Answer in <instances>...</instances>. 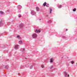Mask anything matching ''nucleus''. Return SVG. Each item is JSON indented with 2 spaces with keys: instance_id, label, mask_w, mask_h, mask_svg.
Listing matches in <instances>:
<instances>
[{
  "instance_id": "obj_1",
  "label": "nucleus",
  "mask_w": 77,
  "mask_h": 77,
  "mask_svg": "<svg viewBox=\"0 0 77 77\" xmlns=\"http://www.w3.org/2000/svg\"><path fill=\"white\" fill-rule=\"evenodd\" d=\"M37 36L38 35H37V34L36 33H34L32 35V37L34 39H36V38H37Z\"/></svg>"
},
{
  "instance_id": "obj_2",
  "label": "nucleus",
  "mask_w": 77,
  "mask_h": 77,
  "mask_svg": "<svg viewBox=\"0 0 77 77\" xmlns=\"http://www.w3.org/2000/svg\"><path fill=\"white\" fill-rule=\"evenodd\" d=\"M31 13L32 15H36V12L33 11H31Z\"/></svg>"
},
{
  "instance_id": "obj_3",
  "label": "nucleus",
  "mask_w": 77,
  "mask_h": 77,
  "mask_svg": "<svg viewBox=\"0 0 77 77\" xmlns=\"http://www.w3.org/2000/svg\"><path fill=\"white\" fill-rule=\"evenodd\" d=\"M14 48L15 49V50H17V49H18V45H15L14 46Z\"/></svg>"
},
{
  "instance_id": "obj_4",
  "label": "nucleus",
  "mask_w": 77,
  "mask_h": 77,
  "mask_svg": "<svg viewBox=\"0 0 77 77\" xmlns=\"http://www.w3.org/2000/svg\"><path fill=\"white\" fill-rule=\"evenodd\" d=\"M18 9H21V8H22V6L20 5H19L18 6Z\"/></svg>"
},
{
  "instance_id": "obj_5",
  "label": "nucleus",
  "mask_w": 77,
  "mask_h": 77,
  "mask_svg": "<svg viewBox=\"0 0 77 77\" xmlns=\"http://www.w3.org/2000/svg\"><path fill=\"white\" fill-rule=\"evenodd\" d=\"M41 32V31L40 30V29L38 30L37 29H36V30L35 31V33H38H38H39Z\"/></svg>"
},
{
  "instance_id": "obj_6",
  "label": "nucleus",
  "mask_w": 77,
  "mask_h": 77,
  "mask_svg": "<svg viewBox=\"0 0 77 77\" xmlns=\"http://www.w3.org/2000/svg\"><path fill=\"white\" fill-rule=\"evenodd\" d=\"M64 74L65 76V77H66V76H67V75H68V74L66 72H64Z\"/></svg>"
},
{
  "instance_id": "obj_7",
  "label": "nucleus",
  "mask_w": 77,
  "mask_h": 77,
  "mask_svg": "<svg viewBox=\"0 0 77 77\" xmlns=\"http://www.w3.org/2000/svg\"><path fill=\"white\" fill-rule=\"evenodd\" d=\"M36 10L37 11H39V8L38 7H36Z\"/></svg>"
},
{
  "instance_id": "obj_8",
  "label": "nucleus",
  "mask_w": 77,
  "mask_h": 77,
  "mask_svg": "<svg viewBox=\"0 0 77 77\" xmlns=\"http://www.w3.org/2000/svg\"><path fill=\"white\" fill-rule=\"evenodd\" d=\"M19 43L20 44H23V41L20 40L19 42Z\"/></svg>"
},
{
  "instance_id": "obj_9",
  "label": "nucleus",
  "mask_w": 77,
  "mask_h": 77,
  "mask_svg": "<svg viewBox=\"0 0 77 77\" xmlns=\"http://www.w3.org/2000/svg\"><path fill=\"white\" fill-rule=\"evenodd\" d=\"M17 38L19 39H21V37L20 36V35H17Z\"/></svg>"
},
{
  "instance_id": "obj_10",
  "label": "nucleus",
  "mask_w": 77,
  "mask_h": 77,
  "mask_svg": "<svg viewBox=\"0 0 77 77\" xmlns=\"http://www.w3.org/2000/svg\"><path fill=\"white\" fill-rule=\"evenodd\" d=\"M21 51H23V52H24V51H25V48L21 49Z\"/></svg>"
},
{
  "instance_id": "obj_11",
  "label": "nucleus",
  "mask_w": 77,
  "mask_h": 77,
  "mask_svg": "<svg viewBox=\"0 0 77 77\" xmlns=\"http://www.w3.org/2000/svg\"><path fill=\"white\" fill-rule=\"evenodd\" d=\"M47 3H46V2H45L43 4V6H46V4Z\"/></svg>"
},
{
  "instance_id": "obj_12",
  "label": "nucleus",
  "mask_w": 77,
  "mask_h": 77,
  "mask_svg": "<svg viewBox=\"0 0 77 77\" xmlns=\"http://www.w3.org/2000/svg\"><path fill=\"white\" fill-rule=\"evenodd\" d=\"M53 58H51L50 60V62H51V63H52L53 62Z\"/></svg>"
},
{
  "instance_id": "obj_13",
  "label": "nucleus",
  "mask_w": 77,
  "mask_h": 77,
  "mask_svg": "<svg viewBox=\"0 0 77 77\" xmlns=\"http://www.w3.org/2000/svg\"><path fill=\"white\" fill-rule=\"evenodd\" d=\"M5 68H6V69H8V68H9V66H5Z\"/></svg>"
},
{
  "instance_id": "obj_14",
  "label": "nucleus",
  "mask_w": 77,
  "mask_h": 77,
  "mask_svg": "<svg viewBox=\"0 0 77 77\" xmlns=\"http://www.w3.org/2000/svg\"><path fill=\"white\" fill-rule=\"evenodd\" d=\"M24 26V25L22 23L20 25V27H23V26Z\"/></svg>"
},
{
  "instance_id": "obj_15",
  "label": "nucleus",
  "mask_w": 77,
  "mask_h": 77,
  "mask_svg": "<svg viewBox=\"0 0 77 77\" xmlns=\"http://www.w3.org/2000/svg\"><path fill=\"white\" fill-rule=\"evenodd\" d=\"M62 8V5H60L58 6V8Z\"/></svg>"
},
{
  "instance_id": "obj_16",
  "label": "nucleus",
  "mask_w": 77,
  "mask_h": 77,
  "mask_svg": "<svg viewBox=\"0 0 77 77\" xmlns=\"http://www.w3.org/2000/svg\"><path fill=\"white\" fill-rule=\"evenodd\" d=\"M18 17L19 18H20L21 17V14H19L18 15Z\"/></svg>"
},
{
  "instance_id": "obj_17",
  "label": "nucleus",
  "mask_w": 77,
  "mask_h": 77,
  "mask_svg": "<svg viewBox=\"0 0 77 77\" xmlns=\"http://www.w3.org/2000/svg\"><path fill=\"white\" fill-rule=\"evenodd\" d=\"M0 13L1 14H3V12L2 11H0Z\"/></svg>"
},
{
  "instance_id": "obj_18",
  "label": "nucleus",
  "mask_w": 77,
  "mask_h": 77,
  "mask_svg": "<svg viewBox=\"0 0 77 77\" xmlns=\"http://www.w3.org/2000/svg\"><path fill=\"white\" fill-rule=\"evenodd\" d=\"M73 11H76V9L74 8V9H73Z\"/></svg>"
},
{
  "instance_id": "obj_19",
  "label": "nucleus",
  "mask_w": 77,
  "mask_h": 77,
  "mask_svg": "<svg viewBox=\"0 0 77 77\" xmlns=\"http://www.w3.org/2000/svg\"><path fill=\"white\" fill-rule=\"evenodd\" d=\"M52 11V9H50V13H51V11Z\"/></svg>"
},
{
  "instance_id": "obj_20",
  "label": "nucleus",
  "mask_w": 77,
  "mask_h": 77,
  "mask_svg": "<svg viewBox=\"0 0 77 77\" xmlns=\"http://www.w3.org/2000/svg\"><path fill=\"white\" fill-rule=\"evenodd\" d=\"M71 63H72V64H73L74 63V62L73 61H72Z\"/></svg>"
},
{
  "instance_id": "obj_21",
  "label": "nucleus",
  "mask_w": 77,
  "mask_h": 77,
  "mask_svg": "<svg viewBox=\"0 0 77 77\" xmlns=\"http://www.w3.org/2000/svg\"><path fill=\"white\" fill-rule=\"evenodd\" d=\"M2 22H0V26H2Z\"/></svg>"
},
{
  "instance_id": "obj_22",
  "label": "nucleus",
  "mask_w": 77,
  "mask_h": 77,
  "mask_svg": "<svg viewBox=\"0 0 77 77\" xmlns=\"http://www.w3.org/2000/svg\"><path fill=\"white\" fill-rule=\"evenodd\" d=\"M32 68H33V66H31L30 67V69H32Z\"/></svg>"
},
{
  "instance_id": "obj_23",
  "label": "nucleus",
  "mask_w": 77,
  "mask_h": 77,
  "mask_svg": "<svg viewBox=\"0 0 77 77\" xmlns=\"http://www.w3.org/2000/svg\"><path fill=\"white\" fill-rule=\"evenodd\" d=\"M47 7H48L49 6V4H48L46 5Z\"/></svg>"
},
{
  "instance_id": "obj_24",
  "label": "nucleus",
  "mask_w": 77,
  "mask_h": 77,
  "mask_svg": "<svg viewBox=\"0 0 77 77\" xmlns=\"http://www.w3.org/2000/svg\"><path fill=\"white\" fill-rule=\"evenodd\" d=\"M42 68H44V65H42L41 66Z\"/></svg>"
},
{
  "instance_id": "obj_25",
  "label": "nucleus",
  "mask_w": 77,
  "mask_h": 77,
  "mask_svg": "<svg viewBox=\"0 0 77 77\" xmlns=\"http://www.w3.org/2000/svg\"><path fill=\"white\" fill-rule=\"evenodd\" d=\"M53 66H51L50 68L51 69V68H53Z\"/></svg>"
},
{
  "instance_id": "obj_26",
  "label": "nucleus",
  "mask_w": 77,
  "mask_h": 77,
  "mask_svg": "<svg viewBox=\"0 0 77 77\" xmlns=\"http://www.w3.org/2000/svg\"><path fill=\"white\" fill-rule=\"evenodd\" d=\"M67 76L68 77H69V75H68Z\"/></svg>"
},
{
  "instance_id": "obj_27",
  "label": "nucleus",
  "mask_w": 77,
  "mask_h": 77,
  "mask_svg": "<svg viewBox=\"0 0 77 77\" xmlns=\"http://www.w3.org/2000/svg\"><path fill=\"white\" fill-rule=\"evenodd\" d=\"M67 30H68V29H66V31H67Z\"/></svg>"
},
{
  "instance_id": "obj_28",
  "label": "nucleus",
  "mask_w": 77,
  "mask_h": 77,
  "mask_svg": "<svg viewBox=\"0 0 77 77\" xmlns=\"http://www.w3.org/2000/svg\"><path fill=\"white\" fill-rule=\"evenodd\" d=\"M41 20V19H39V20Z\"/></svg>"
},
{
  "instance_id": "obj_29",
  "label": "nucleus",
  "mask_w": 77,
  "mask_h": 77,
  "mask_svg": "<svg viewBox=\"0 0 77 77\" xmlns=\"http://www.w3.org/2000/svg\"><path fill=\"white\" fill-rule=\"evenodd\" d=\"M23 66H22L21 67Z\"/></svg>"
}]
</instances>
